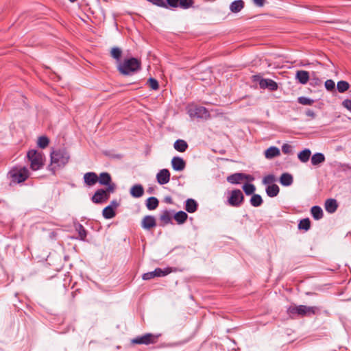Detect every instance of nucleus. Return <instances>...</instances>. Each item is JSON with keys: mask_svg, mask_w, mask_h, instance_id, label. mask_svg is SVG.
Wrapping results in <instances>:
<instances>
[{"mask_svg": "<svg viewBox=\"0 0 351 351\" xmlns=\"http://www.w3.org/2000/svg\"><path fill=\"white\" fill-rule=\"evenodd\" d=\"M29 171L25 167H13L8 173L7 177L10 180V185L24 182L29 177Z\"/></svg>", "mask_w": 351, "mask_h": 351, "instance_id": "nucleus-1", "label": "nucleus"}, {"mask_svg": "<svg viewBox=\"0 0 351 351\" xmlns=\"http://www.w3.org/2000/svg\"><path fill=\"white\" fill-rule=\"evenodd\" d=\"M70 156L64 149L53 150L51 153V169L55 171L58 168L63 167L69 160Z\"/></svg>", "mask_w": 351, "mask_h": 351, "instance_id": "nucleus-2", "label": "nucleus"}, {"mask_svg": "<svg viewBox=\"0 0 351 351\" xmlns=\"http://www.w3.org/2000/svg\"><path fill=\"white\" fill-rule=\"evenodd\" d=\"M141 62L135 58L124 60L119 62L117 69L123 75H130L140 70Z\"/></svg>", "mask_w": 351, "mask_h": 351, "instance_id": "nucleus-3", "label": "nucleus"}, {"mask_svg": "<svg viewBox=\"0 0 351 351\" xmlns=\"http://www.w3.org/2000/svg\"><path fill=\"white\" fill-rule=\"evenodd\" d=\"M319 308L317 306H308L305 305H291L287 308L289 315H298L299 316H311L317 313Z\"/></svg>", "mask_w": 351, "mask_h": 351, "instance_id": "nucleus-4", "label": "nucleus"}, {"mask_svg": "<svg viewBox=\"0 0 351 351\" xmlns=\"http://www.w3.org/2000/svg\"><path fill=\"white\" fill-rule=\"evenodd\" d=\"M116 189V184H112L107 187L106 189H98L93 196L92 201L95 204H101L107 201L110 197V193H114Z\"/></svg>", "mask_w": 351, "mask_h": 351, "instance_id": "nucleus-5", "label": "nucleus"}, {"mask_svg": "<svg viewBox=\"0 0 351 351\" xmlns=\"http://www.w3.org/2000/svg\"><path fill=\"white\" fill-rule=\"evenodd\" d=\"M27 158L33 171L38 170L43 166V156L40 152L32 149L27 152Z\"/></svg>", "mask_w": 351, "mask_h": 351, "instance_id": "nucleus-6", "label": "nucleus"}, {"mask_svg": "<svg viewBox=\"0 0 351 351\" xmlns=\"http://www.w3.org/2000/svg\"><path fill=\"white\" fill-rule=\"evenodd\" d=\"M244 199V196L239 189H234L230 192L227 203L232 207H239Z\"/></svg>", "mask_w": 351, "mask_h": 351, "instance_id": "nucleus-7", "label": "nucleus"}, {"mask_svg": "<svg viewBox=\"0 0 351 351\" xmlns=\"http://www.w3.org/2000/svg\"><path fill=\"white\" fill-rule=\"evenodd\" d=\"M160 335H154L152 333H147L144 335L137 337L132 339L131 342L133 344H145L149 345L157 342L158 337Z\"/></svg>", "mask_w": 351, "mask_h": 351, "instance_id": "nucleus-8", "label": "nucleus"}, {"mask_svg": "<svg viewBox=\"0 0 351 351\" xmlns=\"http://www.w3.org/2000/svg\"><path fill=\"white\" fill-rule=\"evenodd\" d=\"M188 114L191 118L208 119L209 112L203 106H191L188 109Z\"/></svg>", "mask_w": 351, "mask_h": 351, "instance_id": "nucleus-9", "label": "nucleus"}, {"mask_svg": "<svg viewBox=\"0 0 351 351\" xmlns=\"http://www.w3.org/2000/svg\"><path fill=\"white\" fill-rule=\"evenodd\" d=\"M167 4L171 8H180L183 10H188L193 8L194 0H167Z\"/></svg>", "mask_w": 351, "mask_h": 351, "instance_id": "nucleus-10", "label": "nucleus"}, {"mask_svg": "<svg viewBox=\"0 0 351 351\" xmlns=\"http://www.w3.org/2000/svg\"><path fill=\"white\" fill-rule=\"evenodd\" d=\"M156 180L161 185L167 184L170 180V172L167 169L160 170L156 175Z\"/></svg>", "mask_w": 351, "mask_h": 351, "instance_id": "nucleus-11", "label": "nucleus"}, {"mask_svg": "<svg viewBox=\"0 0 351 351\" xmlns=\"http://www.w3.org/2000/svg\"><path fill=\"white\" fill-rule=\"evenodd\" d=\"M156 226V219L154 216L147 215L144 217L141 221V226L145 230H149Z\"/></svg>", "mask_w": 351, "mask_h": 351, "instance_id": "nucleus-12", "label": "nucleus"}, {"mask_svg": "<svg viewBox=\"0 0 351 351\" xmlns=\"http://www.w3.org/2000/svg\"><path fill=\"white\" fill-rule=\"evenodd\" d=\"M259 86L261 88H268L270 90L278 89L277 83L271 79H262L259 82Z\"/></svg>", "mask_w": 351, "mask_h": 351, "instance_id": "nucleus-13", "label": "nucleus"}, {"mask_svg": "<svg viewBox=\"0 0 351 351\" xmlns=\"http://www.w3.org/2000/svg\"><path fill=\"white\" fill-rule=\"evenodd\" d=\"M171 165L175 171H181L184 169L186 167V162L183 158L175 156L171 160Z\"/></svg>", "mask_w": 351, "mask_h": 351, "instance_id": "nucleus-14", "label": "nucleus"}, {"mask_svg": "<svg viewBox=\"0 0 351 351\" xmlns=\"http://www.w3.org/2000/svg\"><path fill=\"white\" fill-rule=\"evenodd\" d=\"M84 181L87 186H91L98 182V176L95 172H88L84 175Z\"/></svg>", "mask_w": 351, "mask_h": 351, "instance_id": "nucleus-15", "label": "nucleus"}, {"mask_svg": "<svg viewBox=\"0 0 351 351\" xmlns=\"http://www.w3.org/2000/svg\"><path fill=\"white\" fill-rule=\"evenodd\" d=\"M248 176L241 173L232 174L227 178V181L231 184H239L243 179H247Z\"/></svg>", "mask_w": 351, "mask_h": 351, "instance_id": "nucleus-16", "label": "nucleus"}, {"mask_svg": "<svg viewBox=\"0 0 351 351\" xmlns=\"http://www.w3.org/2000/svg\"><path fill=\"white\" fill-rule=\"evenodd\" d=\"M310 78V74L308 71L300 70L296 72L295 79L302 84H306Z\"/></svg>", "mask_w": 351, "mask_h": 351, "instance_id": "nucleus-17", "label": "nucleus"}, {"mask_svg": "<svg viewBox=\"0 0 351 351\" xmlns=\"http://www.w3.org/2000/svg\"><path fill=\"white\" fill-rule=\"evenodd\" d=\"M264 155L267 159L270 160L279 156L280 155V151L277 147L271 146L265 151Z\"/></svg>", "mask_w": 351, "mask_h": 351, "instance_id": "nucleus-18", "label": "nucleus"}, {"mask_svg": "<svg viewBox=\"0 0 351 351\" xmlns=\"http://www.w3.org/2000/svg\"><path fill=\"white\" fill-rule=\"evenodd\" d=\"M110 175L107 172L101 173L99 176L98 177V182L101 185L107 186L108 187L112 184H115L112 183Z\"/></svg>", "mask_w": 351, "mask_h": 351, "instance_id": "nucleus-19", "label": "nucleus"}, {"mask_svg": "<svg viewBox=\"0 0 351 351\" xmlns=\"http://www.w3.org/2000/svg\"><path fill=\"white\" fill-rule=\"evenodd\" d=\"M130 193L133 197L139 198L143 195L144 189L141 184H134L131 187Z\"/></svg>", "mask_w": 351, "mask_h": 351, "instance_id": "nucleus-20", "label": "nucleus"}, {"mask_svg": "<svg viewBox=\"0 0 351 351\" xmlns=\"http://www.w3.org/2000/svg\"><path fill=\"white\" fill-rule=\"evenodd\" d=\"M280 182L282 186H291L293 182V176L289 173H284L280 177Z\"/></svg>", "mask_w": 351, "mask_h": 351, "instance_id": "nucleus-21", "label": "nucleus"}, {"mask_svg": "<svg viewBox=\"0 0 351 351\" xmlns=\"http://www.w3.org/2000/svg\"><path fill=\"white\" fill-rule=\"evenodd\" d=\"M244 8V1L243 0H236L230 5V10L233 13L239 12Z\"/></svg>", "mask_w": 351, "mask_h": 351, "instance_id": "nucleus-22", "label": "nucleus"}, {"mask_svg": "<svg viewBox=\"0 0 351 351\" xmlns=\"http://www.w3.org/2000/svg\"><path fill=\"white\" fill-rule=\"evenodd\" d=\"M337 201L334 199H328L325 202V209L329 213H333L337 208Z\"/></svg>", "mask_w": 351, "mask_h": 351, "instance_id": "nucleus-23", "label": "nucleus"}, {"mask_svg": "<svg viewBox=\"0 0 351 351\" xmlns=\"http://www.w3.org/2000/svg\"><path fill=\"white\" fill-rule=\"evenodd\" d=\"M267 195L270 197H276L280 191V189L277 184H271L267 186L266 189Z\"/></svg>", "mask_w": 351, "mask_h": 351, "instance_id": "nucleus-24", "label": "nucleus"}, {"mask_svg": "<svg viewBox=\"0 0 351 351\" xmlns=\"http://www.w3.org/2000/svg\"><path fill=\"white\" fill-rule=\"evenodd\" d=\"M176 150L180 152H184L188 148V144L184 140L178 139L173 144Z\"/></svg>", "mask_w": 351, "mask_h": 351, "instance_id": "nucleus-25", "label": "nucleus"}, {"mask_svg": "<svg viewBox=\"0 0 351 351\" xmlns=\"http://www.w3.org/2000/svg\"><path fill=\"white\" fill-rule=\"evenodd\" d=\"M197 204L193 199H188L186 201L185 209L187 212L192 213L197 210Z\"/></svg>", "mask_w": 351, "mask_h": 351, "instance_id": "nucleus-26", "label": "nucleus"}, {"mask_svg": "<svg viewBox=\"0 0 351 351\" xmlns=\"http://www.w3.org/2000/svg\"><path fill=\"white\" fill-rule=\"evenodd\" d=\"M158 199L155 197H150L146 201V207L148 210H155L158 206Z\"/></svg>", "mask_w": 351, "mask_h": 351, "instance_id": "nucleus-27", "label": "nucleus"}, {"mask_svg": "<svg viewBox=\"0 0 351 351\" xmlns=\"http://www.w3.org/2000/svg\"><path fill=\"white\" fill-rule=\"evenodd\" d=\"M325 161V156L322 153H316L311 157V163L313 165H318Z\"/></svg>", "mask_w": 351, "mask_h": 351, "instance_id": "nucleus-28", "label": "nucleus"}, {"mask_svg": "<svg viewBox=\"0 0 351 351\" xmlns=\"http://www.w3.org/2000/svg\"><path fill=\"white\" fill-rule=\"evenodd\" d=\"M311 215L316 220H319L323 217V210L321 207L314 206L311 209Z\"/></svg>", "mask_w": 351, "mask_h": 351, "instance_id": "nucleus-29", "label": "nucleus"}, {"mask_svg": "<svg viewBox=\"0 0 351 351\" xmlns=\"http://www.w3.org/2000/svg\"><path fill=\"white\" fill-rule=\"evenodd\" d=\"M173 218L178 224H182L186 221L188 215L184 211H179L174 215Z\"/></svg>", "mask_w": 351, "mask_h": 351, "instance_id": "nucleus-30", "label": "nucleus"}, {"mask_svg": "<svg viewBox=\"0 0 351 351\" xmlns=\"http://www.w3.org/2000/svg\"><path fill=\"white\" fill-rule=\"evenodd\" d=\"M311 154V150L308 149H305L298 154V157L301 162H306L308 161Z\"/></svg>", "mask_w": 351, "mask_h": 351, "instance_id": "nucleus-31", "label": "nucleus"}, {"mask_svg": "<svg viewBox=\"0 0 351 351\" xmlns=\"http://www.w3.org/2000/svg\"><path fill=\"white\" fill-rule=\"evenodd\" d=\"M103 216L106 219H112L115 216V212L112 206H108L103 210Z\"/></svg>", "mask_w": 351, "mask_h": 351, "instance_id": "nucleus-32", "label": "nucleus"}, {"mask_svg": "<svg viewBox=\"0 0 351 351\" xmlns=\"http://www.w3.org/2000/svg\"><path fill=\"white\" fill-rule=\"evenodd\" d=\"M263 199L258 194H253L250 199V204L252 206L258 207L263 204Z\"/></svg>", "mask_w": 351, "mask_h": 351, "instance_id": "nucleus-33", "label": "nucleus"}, {"mask_svg": "<svg viewBox=\"0 0 351 351\" xmlns=\"http://www.w3.org/2000/svg\"><path fill=\"white\" fill-rule=\"evenodd\" d=\"M311 227V221L308 218H305L300 220L298 224V228L300 230H304L307 231L310 229Z\"/></svg>", "mask_w": 351, "mask_h": 351, "instance_id": "nucleus-34", "label": "nucleus"}, {"mask_svg": "<svg viewBox=\"0 0 351 351\" xmlns=\"http://www.w3.org/2000/svg\"><path fill=\"white\" fill-rule=\"evenodd\" d=\"M350 84L346 81H339L337 82V88L339 93H342L348 90Z\"/></svg>", "mask_w": 351, "mask_h": 351, "instance_id": "nucleus-35", "label": "nucleus"}, {"mask_svg": "<svg viewBox=\"0 0 351 351\" xmlns=\"http://www.w3.org/2000/svg\"><path fill=\"white\" fill-rule=\"evenodd\" d=\"M171 269L170 268H165V269H161V268H156L154 272L156 277H161V276H165L169 273H171Z\"/></svg>", "mask_w": 351, "mask_h": 351, "instance_id": "nucleus-36", "label": "nucleus"}, {"mask_svg": "<svg viewBox=\"0 0 351 351\" xmlns=\"http://www.w3.org/2000/svg\"><path fill=\"white\" fill-rule=\"evenodd\" d=\"M160 219L165 224H168L171 222V213L168 210H165L160 216Z\"/></svg>", "mask_w": 351, "mask_h": 351, "instance_id": "nucleus-37", "label": "nucleus"}, {"mask_svg": "<svg viewBox=\"0 0 351 351\" xmlns=\"http://www.w3.org/2000/svg\"><path fill=\"white\" fill-rule=\"evenodd\" d=\"M122 51L119 47H112L110 51V55L111 56L117 60V61L120 60V58L121 57Z\"/></svg>", "mask_w": 351, "mask_h": 351, "instance_id": "nucleus-38", "label": "nucleus"}, {"mask_svg": "<svg viewBox=\"0 0 351 351\" xmlns=\"http://www.w3.org/2000/svg\"><path fill=\"white\" fill-rule=\"evenodd\" d=\"M243 190L247 195L254 194L256 187L252 184L246 183L243 186Z\"/></svg>", "mask_w": 351, "mask_h": 351, "instance_id": "nucleus-39", "label": "nucleus"}, {"mask_svg": "<svg viewBox=\"0 0 351 351\" xmlns=\"http://www.w3.org/2000/svg\"><path fill=\"white\" fill-rule=\"evenodd\" d=\"M49 140L45 136H40L38 139V146L42 149L47 147L49 145Z\"/></svg>", "mask_w": 351, "mask_h": 351, "instance_id": "nucleus-40", "label": "nucleus"}, {"mask_svg": "<svg viewBox=\"0 0 351 351\" xmlns=\"http://www.w3.org/2000/svg\"><path fill=\"white\" fill-rule=\"evenodd\" d=\"M276 181V178L273 174H269L265 176L263 179V184L265 185H271L274 184V182Z\"/></svg>", "mask_w": 351, "mask_h": 351, "instance_id": "nucleus-41", "label": "nucleus"}, {"mask_svg": "<svg viewBox=\"0 0 351 351\" xmlns=\"http://www.w3.org/2000/svg\"><path fill=\"white\" fill-rule=\"evenodd\" d=\"M299 104L304 106H311L314 103V100L306 97H300L298 99Z\"/></svg>", "mask_w": 351, "mask_h": 351, "instance_id": "nucleus-42", "label": "nucleus"}, {"mask_svg": "<svg viewBox=\"0 0 351 351\" xmlns=\"http://www.w3.org/2000/svg\"><path fill=\"white\" fill-rule=\"evenodd\" d=\"M149 3H152L153 5H155L158 7L168 8L169 6L167 4V2L165 1L164 0H147Z\"/></svg>", "mask_w": 351, "mask_h": 351, "instance_id": "nucleus-43", "label": "nucleus"}, {"mask_svg": "<svg viewBox=\"0 0 351 351\" xmlns=\"http://www.w3.org/2000/svg\"><path fill=\"white\" fill-rule=\"evenodd\" d=\"M77 230L78 232L80 238L82 240H84L85 238L86 237V231L83 227V226L80 224L77 228Z\"/></svg>", "mask_w": 351, "mask_h": 351, "instance_id": "nucleus-44", "label": "nucleus"}, {"mask_svg": "<svg viewBox=\"0 0 351 351\" xmlns=\"http://www.w3.org/2000/svg\"><path fill=\"white\" fill-rule=\"evenodd\" d=\"M147 83H148L149 86H150V88L153 90H157L159 88L158 82L154 78L150 77L148 80Z\"/></svg>", "mask_w": 351, "mask_h": 351, "instance_id": "nucleus-45", "label": "nucleus"}, {"mask_svg": "<svg viewBox=\"0 0 351 351\" xmlns=\"http://www.w3.org/2000/svg\"><path fill=\"white\" fill-rule=\"evenodd\" d=\"M325 87L329 91L335 90V84L332 80H327L325 82Z\"/></svg>", "mask_w": 351, "mask_h": 351, "instance_id": "nucleus-46", "label": "nucleus"}, {"mask_svg": "<svg viewBox=\"0 0 351 351\" xmlns=\"http://www.w3.org/2000/svg\"><path fill=\"white\" fill-rule=\"evenodd\" d=\"M282 151L285 154H289L292 152V147L287 143L283 144L282 146Z\"/></svg>", "mask_w": 351, "mask_h": 351, "instance_id": "nucleus-47", "label": "nucleus"}, {"mask_svg": "<svg viewBox=\"0 0 351 351\" xmlns=\"http://www.w3.org/2000/svg\"><path fill=\"white\" fill-rule=\"evenodd\" d=\"M155 277L156 276H155L154 271L145 273L143 275V279L145 280H148L152 279Z\"/></svg>", "mask_w": 351, "mask_h": 351, "instance_id": "nucleus-48", "label": "nucleus"}, {"mask_svg": "<svg viewBox=\"0 0 351 351\" xmlns=\"http://www.w3.org/2000/svg\"><path fill=\"white\" fill-rule=\"evenodd\" d=\"M253 3L257 7H263L265 4V0H252Z\"/></svg>", "mask_w": 351, "mask_h": 351, "instance_id": "nucleus-49", "label": "nucleus"}, {"mask_svg": "<svg viewBox=\"0 0 351 351\" xmlns=\"http://www.w3.org/2000/svg\"><path fill=\"white\" fill-rule=\"evenodd\" d=\"M343 106L351 112V99H346L342 103Z\"/></svg>", "mask_w": 351, "mask_h": 351, "instance_id": "nucleus-50", "label": "nucleus"}, {"mask_svg": "<svg viewBox=\"0 0 351 351\" xmlns=\"http://www.w3.org/2000/svg\"><path fill=\"white\" fill-rule=\"evenodd\" d=\"M306 116L310 117L311 118H314L315 117V113L312 110H306Z\"/></svg>", "mask_w": 351, "mask_h": 351, "instance_id": "nucleus-51", "label": "nucleus"}, {"mask_svg": "<svg viewBox=\"0 0 351 351\" xmlns=\"http://www.w3.org/2000/svg\"><path fill=\"white\" fill-rule=\"evenodd\" d=\"M165 202L167 204H172L173 203V200H172V198L170 196H167L165 197Z\"/></svg>", "mask_w": 351, "mask_h": 351, "instance_id": "nucleus-52", "label": "nucleus"}, {"mask_svg": "<svg viewBox=\"0 0 351 351\" xmlns=\"http://www.w3.org/2000/svg\"><path fill=\"white\" fill-rule=\"evenodd\" d=\"M113 207V209L116 208L119 206V203L116 200L111 202L110 205Z\"/></svg>", "mask_w": 351, "mask_h": 351, "instance_id": "nucleus-53", "label": "nucleus"}, {"mask_svg": "<svg viewBox=\"0 0 351 351\" xmlns=\"http://www.w3.org/2000/svg\"><path fill=\"white\" fill-rule=\"evenodd\" d=\"M147 192L149 193H153V189L152 188H149L148 190H147Z\"/></svg>", "mask_w": 351, "mask_h": 351, "instance_id": "nucleus-54", "label": "nucleus"}, {"mask_svg": "<svg viewBox=\"0 0 351 351\" xmlns=\"http://www.w3.org/2000/svg\"><path fill=\"white\" fill-rule=\"evenodd\" d=\"M69 1H70L71 2H72V3H74V2H75L77 0H69Z\"/></svg>", "mask_w": 351, "mask_h": 351, "instance_id": "nucleus-55", "label": "nucleus"}]
</instances>
